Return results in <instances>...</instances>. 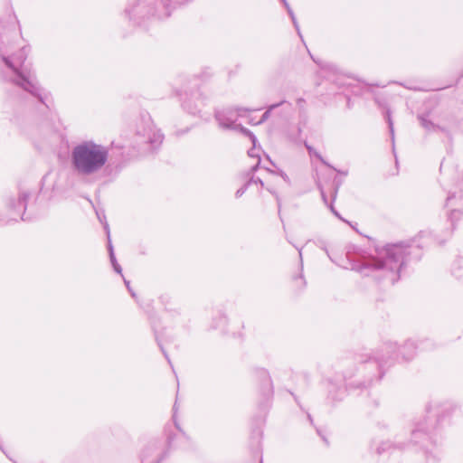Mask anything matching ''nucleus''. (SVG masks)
<instances>
[{"label": "nucleus", "instance_id": "1", "mask_svg": "<svg viewBox=\"0 0 463 463\" xmlns=\"http://www.w3.org/2000/svg\"><path fill=\"white\" fill-rule=\"evenodd\" d=\"M412 254L419 257V247L415 242L387 244L377 249L375 254L365 258L354 269L364 277L393 285L400 279L402 269Z\"/></svg>", "mask_w": 463, "mask_h": 463}, {"label": "nucleus", "instance_id": "2", "mask_svg": "<svg viewBox=\"0 0 463 463\" xmlns=\"http://www.w3.org/2000/svg\"><path fill=\"white\" fill-rule=\"evenodd\" d=\"M417 348L416 343L411 340L405 342L402 346H399L395 342L384 343L373 355L363 361L360 370L367 373V383L381 380L385 371L396 362L411 360L416 354Z\"/></svg>", "mask_w": 463, "mask_h": 463}, {"label": "nucleus", "instance_id": "3", "mask_svg": "<svg viewBox=\"0 0 463 463\" xmlns=\"http://www.w3.org/2000/svg\"><path fill=\"white\" fill-rule=\"evenodd\" d=\"M109 151L106 146L93 140H83L71 150V166L80 176L95 175L106 167Z\"/></svg>", "mask_w": 463, "mask_h": 463}, {"label": "nucleus", "instance_id": "4", "mask_svg": "<svg viewBox=\"0 0 463 463\" xmlns=\"http://www.w3.org/2000/svg\"><path fill=\"white\" fill-rule=\"evenodd\" d=\"M29 51L28 46H24L13 56H2V60L13 72L10 81L32 96L36 97L48 108L49 105L46 103L47 95L43 94V90L34 72L24 64Z\"/></svg>", "mask_w": 463, "mask_h": 463}, {"label": "nucleus", "instance_id": "5", "mask_svg": "<svg viewBox=\"0 0 463 463\" xmlns=\"http://www.w3.org/2000/svg\"><path fill=\"white\" fill-rule=\"evenodd\" d=\"M188 0H128L125 14L134 24L140 25L151 18L170 16L172 10Z\"/></svg>", "mask_w": 463, "mask_h": 463}, {"label": "nucleus", "instance_id": "6", "mask_svg": "<svg viewBox=\"0 0 463 463\" xmlns=\"http://www.w3.org/2000/svg\"><path fill=\"white\" fill-rule=\"evenodd\" d=\"M427 413V417L414 423V427L411 430V442L413 444L422 443L421 447L424 449L427 458L436 461L439 459L440 453L432 440L430 433L436 428L438 422V404H430L428 406Z\"/></svg>", "mask_w": 463, "mask_h": 463}, {"label": "nucleus", "instance_id": "7", "mask_svg": "<svg viewBox=\"0 0 463 463\" xmlns=\"http://www.w3.org/2000/svg\"><path fill=\"white\" fill-rule=\"evenodd\" d=\"M463 197V179H458L455 188L448 191L445 206L449 208L448 215V225L441 233L439 231L433 232V237L439 243H444L452 234L455 222L463 217V211L459 209H452L457 204V201Z\"/></svg>", "mask_w": 463, "mask_h": 463}, {"label": "nucleus", "instance_id": "8", "mask_svg": "<svg viewBox=\"0 0 463 463\" xmlns=\"http://www.w3.org/2000/svg\"><path fill=\"white\" fill-rule=\"evenodd\" d=\"M248 112L249 109L246 108H227L217 110L215 112V118L222 128L239 131L250 137L253 146H255L257 142L256 137L241 124L237 123L238 118H243Z\"/></svg>", "mask_w": 463, "mask_h": 463}, {"label": "nucleus", "instance_id": "9", "mask_svg": "<svg viewBox=\"0 0 463 463\" xmlns=\"http://www.w3.org/2000/svg\"><path fill=\"white\" fill-rule=\"evenodd\" d=\"M31 197V193L29 191H21L18 194L17 199H10L8 202V207L11 211V219L16 220L19 217L22 220H25L24 218V214L25 213L27 201Z\"/></svg>", "mask_w": 463, "mask_h": 463}, {"label": "nucleus", "instance_id": "10", "mask_svg": "<svg viewBox=\"0 0 463 463\" xmlns=\"http://www.w3.org/2000/svg\"><path fill=\"white\" fill-rule=\"evenodd\" d=\"M146 135L147 142L151 145L153 149H156L161 146L164 139V135L159 129L149 128Z\"/></svg>", "mask_w": 463, "mask_h": 463}, {"label": "nucleus", "instance_id": "11", "mask_svg": "<svg viewBox=\"0 0 463 463\" xmlns=\"http://www.w3.org/2000/svg\"><path fill=\"white\" fill-rule=\"evenodd\" d=\"M104 229L107 232L108 241H109L108 248H109V251L110 262L113 266L114 270L118 274H122V269H121L120 265L118 263L115 254H114L113 246L110 241L109 228V224L107 222H104Z\"/></svg>", "mask_w": 463, "mask_h": 463}, {"label": "nucleus", "instance_id": "12", "mask_svg": "<svg viewBox=\"0 0 463 463\" xmlns=\"http://www.w3.org/2000/svg\"><path fill=\"white\" fill-rule=\"evenodd\" d=\"M318 65L320 66L321 74L328 80H332V77L338 71L337 68L331 63L321 62Z\"/></svg>", "mask_w": 463, "mask_h": 463}, {"label": "nucleus", "instance_id": "13", "mask_svg": "<svg viewBox=\"0 0 463 463\" xmlns=\"http://www.w3.org/2000/svg\"><path fill=\"white\" fill-rule=\"evenodd\" d=\"M174 420H175V417H174ZM175 428L177 429V432L175 433L174 435L167 433V442H168L169 446H177L175 439L181 440V439H185L184 433L179 428L176 421H175Z\"/></svg>", "mask_w": 463, "mask_h": 463}, {"label": "nucleus", "instance_id": "14", "mask_svg": "<svg viewBox=\"0 0 463 463\" xmlns=\"http://www.w3.org/2000/svg\"><path fill=\"white\" fill-rule=\"evenodd\" d=\"M452 275L463 282V257L455 261L452 268Z\"/></svg>", "mask_w": 463, "mask_h": 463}, {"label": "nucleus", "instance_id": "15", "mask_svg": "<svg viewBox=\"0 0 463 463\" xmlns=\"http://www.w3.org/2000/svg\"><path fill=\"white\" fill-rule=\"evenodd\" d=\"M419 120L420 121V125L422 128H425V130L429 132H435L440 128L437 125H435L433 122H431L430 119L427 118L425 116H419Z\"/></svg>", "mask_w": 463, "mask_h": 463}, {"label": "nucleus", "instance_id": "16", "mask_svg": "<svg viewBox=\"0 0 463 463\" xmlns=\"http://www.w3.org/2000/svg\"><path fill=\"white\" fill-rule=\"evenodd\" d=\"M260 377L262 378L263 383L266 386L268 394L272 392L271 380L268 372L264 369L259 371Z\"/></svg>", "mask_w": 463, "mask_h": 463}, {"label": "nucleus", "instance_id": "17", "mask_svg": "<svg viewBox=\"0 0 463 463\" xmlns=\"http://www.w3.org/2000/svg\"><path fill=\"white\" fill-rule=\"evenodd\" d=\"M285 101H280L279 103H277V104H272L270 106H269V108L267 109V110L263 113V115L261 116V118L257 120V123L256 124H261L263 122H265L269 118V115H270V112L278 108L279 106H280L281 104H283Z\"/></svg>", "mask_w": 463, "mask_h": 463}, {"label": "nucleus", "instance_id": "18", "mask_svg": "<svg viewBox=\"0 0 463 463\" xmlns=\"http://www.w3.org/2000/svg\"><path fill=\"white\" fill-rule=\"evenodd\" d=\"M183 107L192 114L199 112V109L197 108L198 106L196 105L195 107H192L189 100H184Z\"/></svg>", "mask_w": 463, "mask_h": 463}, {"label": "nucleus", "instance_id": "19", "mask_svg": "<svg viewBox=\"0 0 463 463\" xmlns=\"http://www.w3.org/2000/svg\"><path fill=\"white\" fill-rule=\"evenodd\" d=\"M392 444L390 441L383 442L378 448H377V453L382 454L384 451H387L391 449Z\"/></svg>", "mask_w": 463, "mask_h": 463}, {"label": "nucleus", "instance_id": "20", "mask_svg": "<svg viewBox=\"0 0 463 463\" xmlns=\"http://www.w3.org/2000/svg\"><path fill=\"white\" fill-rule=\"evenodd\" d=\"M253 110L251 109H249V112L245 114V116L243 118H245L247 120L246 122L248 124H250V125H257V121L254 120V118L251 117L250 113L252 112Z\"/></svg>", "mask_w": 463, "mask_h": 463}, {"label": "nucleus", "instance_id": "21", "mask_svg": "<svg viewBox=\"0 0 463 463\" xmlns=\"http://www.w3.org/2000/svg\"><path fill=\"white\" fill-rule=\"evenodd\" d=\"M387 121H388V124H389V128H390V133H391V136H392V139L393 140V138H394L393 123H392V120L391 118V116H390L389 112L387 113Z\"/></svg>", "mask_w": 463, "mask_h": 463}, {"label": "nucleus", "instance_id": "22", "mask_svg": "<svg viewBox=\"0 0 463 463\" xmlns=\"http://www.w3.org/2000/svg\"><path fill=\"white\" fill-rule=\"evenodd\" d=\"M248 186H249V184L247 183V184H245L243 186H241V188H239V189L236 191V193H235V196H236L237 198L241 197V195L246 192V190H247Z\"/></svg>", "mask_w": 463, "mask_h": 463}, {"label": "nucleus", "instance_id": "23", "mask_svg": "<svg viewBox=\"0 0 463 463\" xmlns=\"http://www.w3.org/2000/svg\"><path fill=\"white\" fill-rule=\"evenodd\" d=\"M252 183L260 184L261 186H263V182H262V180H261L260 178H259V177H256V178H255V177H251V178L250 179V181L248 182V184H249V185H250V184H252Z\"/></svg>", "mask_w": 463, "mask_h": 463}, {"label": "nucleus", "instance_id": "24", "mask_svg": "<svg viewBox=\"0 0 463 463\" xmlns=\"http://www.w3.org/2000/svg\"><path fill=\"white\" fill-rule=\"evenodd\" d=\"M317 187L320 190L323 201L326 203H327V197H326V195L325 194V191L323 190V187L321 186V184L319 183H317Z\"/></svg>", "mask_w": 463, "mask_h": 463}, {"label": "nucleus", "instance_id": "25", "mask_svg": "<svg viewBox=\"0 0 463 463\" xmlns=\"http://www.w3.org/2000/svg\"><path fill=\"white\" fill-rule=\"evenodd\" d=\"M124 282H125V284H126V287H127L128 290V291H129V293L131 294V296H132L133 298H136V294H135V292L132 290V288H131V287H130V285H129V281H128V280H127V279H124Z\"/></svg>", "mask_w": 463, "mask_h": 463}, {"label": "nucleus", "instance_id": "26", "mask_svg": "<svg viewBox=\"0 0 463 463\" xmlns=\"http://www.w3.org/2000/svg\"><path fill=\"white\" fill-rule=\"evenodd\" d=\"M291 20H292L294 27L296 28L298 35H300V30H299V26H298V21H297L296 17H293Z\"/></svg>", "mask_w": 463, "mask_h": 463}, {"label": "nucleus", "instance_id": "27", "mask_svg": "<svg viewBox=\"0 0 463 463\" xmlns=\"http://www.w3.org/2000/svg\"><path fill=\"white\" fill-rule=\"evenodd\" d=\"M295 248L298 250L299 259H300V265H301V269H303L302 249L301 248H298L297 246H295Z\"/></svg>", "mask_w": 463, "mask_h": 463}, {"label": "nucleus", "instance_id": "28", "mask_svg": "<svg viewBox=\"0 0 463 463\" xmlns=\"http://www.w3.org/2000/svg\"><path fill=\"white\" fill-rule=\"evenodd\" d=\"M395 446H397L398 448L400 449H402V448H405L407 445H405L403 442H402L401 440H396L395 441Z\"/></svg>", "mask_w": 463, "mask_h": 463}, {"label": "nucleus", "instance_id": "29", "mask_svg": "<svg viewBox=\"0 0 463 463\" xmlns=\"http://www.w3.org/2000/svg\"><path fill=\"white\" fill-rule=\"evenodd\" d=\"M330 209H331L332 213H333L335 216H337L339 219H341V220H342V218H341L340 214H339V213L335 210V208L333 207V205H332V204L330 205Z\"/></svg>", "mask_w": 463, "mask_h": 463}, {"label": "nucleus", "instance_id": "30", "mask_svg": "<svg viewBox=\"0 0 463 463\" xmlns=\"http://www.w3.org/2000/svg\"><path fill=\"white\" fill-rule=\"evenodd\" d=\"M304 103H305V100H304L303 99H298L297 100V104H298V106L299 108H303Z\"/></svg>", "mask_w": 463, "mask_h": 463}, {"label": "nucleus", "instance_id": "31", "mask_svg": "<svg viewBox=\"0 0 463 463\" xmlns=\"http://www.w3.org/2000/svg\"><path fill=\"white\" fill-rule=\"evenodd\" d=\"M97 216L99 218V220L100 221V222L103 223V220H105V215H101L99 212H97Z\"/></svg>", "mask_w": 463, "mask_h": 463}, {"label": "nucleus", "instance_id": "32", "mask_svg": "<svg viewBox=\"0 0 463 463\" xmlns=\"http://www.w3.org/2000/svg\"><path fill=\"white\" fill-rule=\"evenodd\" d=\"M288 15L290 16L291 19L293 17H296L295 14H294V12H293V10L291 8H288Z\"/></svg>", "mask_w": 463, "mask_h": 463}, {"label": "nucleus", "instance_id": "33", "mask_svg": "<svg viewBox=\"0 0 463 463\" xmlns=\"http://www.w3.org/2000/svg\"><path fill=\"white\" fill-rule=\"evenodd\" d=\"M315 155L317 157H318L321 160V162H323L325 165H327V163L323 159V157L320 155H318L317 153Z\"/></svg>", "mask_w": 463, "mask_h": 463}, {"label": "nucleus", "instance_id": "34", "mask_svg": "<svg viewBox=\"0 0 463 463\" xmlns=\"http://www.w3.org/2000/svg\"><path fill=\"white\" fill-rule=\"evenodd\" d=\"M259 165H260V159H258L257 164L251 167V170L256 171V169L259 167Z\"/></svg>", "mask_w": 463, "mask_h": 463}, {"label": "nucleus", "instance_id": "35", "mask_svg": "<svg viewBox=\"0 0 463 463\" xmlns=\"http://www.w3.org/2000/svg\"><path fill=\"white\" fill-rule=\"evenodd\" d=\"M280 175H281V177H282L285 181H288V175H287L285 173L281 172V173H280Z\"/></svg>", "mask_w": 463, "mask_h": 463}, {"label": "nucleus", "instance_id": "36", "mask_svg": "<svg viewBox=\"0 0 463 463\" xmlns=\"http://www.w3.org/2000/svg\"><path fill=\"white\" fill-rule=\"evenodd\" d=\"M284 6L286 7L287 11H288V8H291L288 5V3L287 2V0H284Z\"/></svg>", "mask_w": 463, "mask_h": 463}, {"label": "nucleus", "instance_id": "37", "mask_svg": "<svg viewBox=\"0 0 463 463\" xmlns=\"http://www.w3.org/2000/svg\"><path fill=\"white\" fill-rule=\"evenodd\" d=\"M284 6L286 7L287 11H288V8H291L288 5V3L287 2V0H284Z\"/></svg>", "mask_w": 463, "mask_h": 463}, {"label": "nucleus", "instance_id": "38", "mask_svg": "<svg viewBox=\"0 0 463 463\" xmlns=\"http://www.w3.org/2000/svg\"><path fill=\"white\" fill-rule=\"evenodd\" d=\"M161 349H162V351H163V353L165 354V357L167 359L168 363L171 364L170 359H169L167 354L165 352V350L163 348H161Z\"/></svg>", "mask_w": 463, "mask_h": 463}, {"label": "nucleus", "instance_id": "39", "mask_svg": "<svg viewBox=\"0 0 463 463\" xmlns=\"http://www.w3.org/2000/svg\"><path fill=\"white\" fill-rule=\"evenodd\" d=\"M337 391H338L341 394H343V393L345 392V390H344V388H342V387H337Z\"/></svg>", "mask_w": 463, "mask_h": 463}, {"label": "nucleus", "instance_id": "40", "mask_svg": "<svg viewBox=\"0 0 463 463\" xmlns=\"http://www.w3.org/2000/svg\"><path fill=\"white\" fill-rule=\"evenodd\" d=\"M249 156H254L253 152H252L251 150H250V151H249Z\"/></svg>", "mask_w": 463, "mask_h": 463}, {"label": "nucleus", "instance_id": "41", "mask_svg": "<svg viewBox=\"0 0 463 463\" xmlns=\"http://www.w3.org/2000/svg\"><path fill=\"white\" fill-rule=\"evenodd\" d=\"M338 172L340 173V171H338ZM341 175H347V171L341 172Z\"/></svg>", "mask_w": 463, "mask_h": 463}, {"label": "nucleus", "instance_id": "42", "mask_svg": "<svg viewBox=\"0 0 463 463\" xmlns=\"http://www.w3.org/2000/svg\"><path fill=\"white\" fill-rule=\"evenodd\" d=\"M335 195H336V191L334 192V194H333V200L335 199Z\"/></svg>", "mask_w": 463, "mask_h": 463}, {"label": "nucleus", "instance_id": "43", "mask_svg": "<svg viewBox=\"0 0 463 463\" xmlns=\"http://www.w3.org/2000/svg\"><path fill=\"white\" fill-rule=\"evenodd\" d=\"M286 239H287L288 242L292 244L291 241L288 237Z\"/></svg>", "mask_w": 463, "mask_h": 463}, {"label": "nucleus", "instance_id": "44", "mask_svg": "<svg viewBox=\"0 0 463 463\" xmlns=\"http://www.w3.org/2000/svg\"><path fill=\"white\" fill-rule=\"evenodd\" d=\"M307 147L309 150V152L311 153V151H312L311 147L310 146H307Z\"/></svg>", "mask_w": 463, "mask_h": 463}, {"label": "nucleus", "instance_id": "45", "mask_svg": "<svg viewBox=\"0 0 463 463\" xmlns=\"http://www.w3.org/2000/svg\"><path fill=\"white\" fill-rule=\"evenodd\" d=\"M281 1H282V3H284V0H281Z\"/></svg>", "mask_w": 463, "mask_h": 463}]
</instances>
